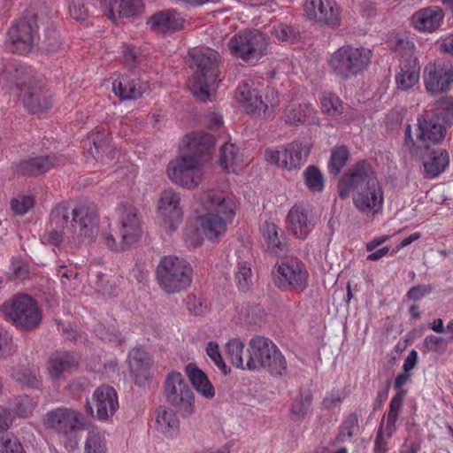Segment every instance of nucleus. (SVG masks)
I'll return each mask as SVG.
<instances>
[{
  "mask_svg": "<svg viewBox=\"0 0 453 453\" xmlns=\"http://www.w3.org/2000/svg\"><path fill=\"white\" fill-rule=\"evenodd\" d=\"M197 221L203 234L211 241H216L224 235L229 224L226 219H220L214 212L199 216Z\"/></svg>",
  "mask_w": 453,
  "mask_h": 453,
  "instance_id": "nucleus-27",
  "label": "nucleus"
},
{
  "mask_svg": "<svg viewBox=\"0 0 453 453\" xmlns=\"http://www.w3.org/2000/svg\"><path fill=\"white\" fill-rule=\"evenodd\" d=\"M193 269L190 264L177 256H165L156 270L160 288L168 294L188 288L192 282Z\"/></svg>",
  "mask_w": 453,
  "mask_h": 453,
  "instance_id": "nucleus-8",
  "label": "nucleus"
},
{
  "mask_svg": "<svg viewBox=\"0 0 453 453\" xmlns=\"http://www.w3.org/2000/svg\"><path fill=\"white\" fill-rule=\"evenodd\" d=\"M358 430V420L356 415L350 414L347 417L342 426L340 435L342 440L350 439Z\"/></svg>",
  "mask_w": 453,
  "mask_h": 453,
  "instance_id": "nucleus-56",
  "label": "nucleus"
},
{
  "mask_svg": "<svg viewBox=\"0 0 453 453\" xmlns=\"http://www.w3.org/2000/svg\"><path fill=\"white\" fill-rule=\"evenodd\" d=\"M370 50L344 45L334 51L329 60L333 71L343 79L362 73L371 62Z\"/></svg>",
  "mask_w": 453,
  "mask_h": 453,
  "instance_id": "nucleus-9",
  "label": "nucleus"
},
{
  "mask_svg": "<svg viewBox=\"0 0 453 453\" xmlns=\"http://www.w3.org/2000/svg\"><path fill=\"white\" fill-rule=\"evenodd\" d=\"M245 344L240 338H232L226 344V350L231 363L239 369L248 370L247 358L242 357Z\"/></svg>",
  "mask_w": 453,
  "mask_h": 453,
  "instance_id": "nucleus-41",
  "label": "nucleus"
},
{
  "mask_svg": "<svg viewBox=\"0 0 453 453\" xmlns=\"http://www.w3.org/2000/svg\"><path fill=\"white\" fill-rule=\"evenodd\" d=\"M311 151V146L308 142H293L285 149V168L296 169L301 167L306 160Z\"/></svg>",
  "mask_w": 453,
  "mask_h": 453,
  "instance_id": "nucleus-33",
  "label": "nucleus"
},
{
  "mask_svg": "<svg viewBox=\"0 0 453 453\" xmlns=\"http://www.w3.org/2000/svg\"><path fill=\"white\" fill-rule=\"evenodd\" d=\"M384 434L382 429H379L375 442H374V453H386L388 450V441Z\"/></svg>",
  "mask_w": 453,
  "mask_h": 453,
  "instance_id": "nucleus-61",
  "label": "nucleus"
},
{
  "mask_svg": "<svg viewBox=\"0 0 453 453\" xmlns=\"http://www.w3.org/2000/svg\"><path fill=\"white\" fill-rule=\"evenodd\" d=\"M181 196L173 188L163 190L157 201V213L161 227L168 234L174 233L183 219Z\"/></svg>",
  "mask_w": 453,
  "mask_h": 453,
  "instance_id": "nucleus-13",
  "label": "nucleus"
},
{
  "mask_svg": "<svg viewBox=\"0 0 453 453\" xmlns=\"http://www.w3.org/2000/svg\"><path fill=\"white\" fill-rule=\"evenodd\" d=\"M12 339L6 332L0 331V359L12 351Z\"/></svg>",
  "mask_w": 453,
  "mask_h": 453,
  "instance_id": "nucleus-60",
  "label": "nucleus"
},
{
  "mask_svg": "<svg viewBox=\"0 0 453 453\" xmlns=\"http://www.w3.org/2000/svg\"><path fill=\"white\" fill-rule=\"evenodd\" d=\"M268 40L258 30H245L234 35L228 42L231 53L248 63H256L266 54Z\"/></svg>",
  "mask_w": 453,
  "mask_h": 453,
  "instance_id": "nucleus-11",
  "label": "nucleus"
},
{
  "mask_svg": "<svg viewBox=\"0 0 453 453\" xmlns=\"http://www.w3.org/2000/svg\"><path fill=\"white\" fill-rule=\"evenodd\" d=\"M433 287L431 285H417L409 289L406 297L410 300L418 301L431 294Z\"/></svg>",
  "mask_w": 453,
  "mask_h": 453,
  "instance_id": "nucleus-57",
  "label": "nucleus"
},
{
  "mask_svg": "<svg viewBox=\"0 0 453 453\" xmlns=\"http://www.w3.org/2000/svg\"><path fill=\"white\" fill-rule=\"evenodd\" d=\"M251 265L246 262H239L235 272V281L238 288L242 292L249 291L253 286Z\"/></svg>",
  "mask_w": 453,
  "mask_h": 453,
  "instance_id": "nucleus-43",
  "label": "nucleus"
},
{
  "mask_svg": "<svg viewBox=\"0 0 453 453\" xmlns=\"http://www.w3.org/2000/svg\"><path fill=\"white\" fill-rule=\"evenodd\" d=\"M288 228L296 238L304 239L311 229V220L305 211L300 206H294L288 214Z\"/></svg>",
  "mask_w": 453,
  "mask_h": 453,
  "instance_id": "nucleus-30",
  "label": "nucleus"
},
{
  "mask_svg": "<svg viewBox=\"0 0 453 453\" xmlns=\"http://www.w3.org/2000/svg\"><path fill=\"white\" fill-rule=\"evenodd\" d=\"M314 112V109L311 104H292L288 110L286 123L295 124L298 122H304L306 118L311 116Z\"/></svg>",
  "mask_w": 453,
  "mask_h": 453,
  "instance_id": "nucleus-46",
  "label": "nucleus"
},
{
  "mask_svg": "<svg viewBox=\"0 0 453 453\" xmlns=\"http://www.w3.org/2000/svg\"><path fill=\"white\" fill-rule=\"evenodd\" d=\"M449 164V156L446 150H439L432 151L424 162V174L433 179L445 172Z\"/></svg>",
  "mask_w": 453,
  "mask_h": 453,
  "instance_id": "nucleus-34",
  "label": "nucleus"
},
{
  "mask_svg": "<svg viewBox=\"0 0 453 453\" xmlns=\"http://www.w3.org/2000/svg\"><path fill=\"white\" fill-rule=\"evenodd\" d=\"M201 203L207 212H214L220 219H226V222L232 223L236 212V204L231 197L211 190L203 194Z\"/></svg>",
  "mask_w": 453,
  "mask_h": 453,
  "instance_id": "nucleus-19",
  "label": "nucleus"
},
{
  "mask_svg": "<svg viewBox=\"0 0 453 453\" xmlns=\"http://www.w3.org/2000/svg\"><path fill=\"white\" fill-rule=\"evenodd\" d=\"M2 311L8 321L24 330L37 327L42 320L35 301L27 295H19L4 303Z\"/></svg>",
  "mask_w": 453,
  "mask_h": 453,
  "instance_id": "nucleus-10",
  "label": "nucleus"
},
{
  "mask_svg": "<svg viewBox=\"0 0 453 453\" xmlns=\"http://www.w3.org/2000/svg\"><path fill=\"white\" fill-rule=\"evenodd\" d=\"M100 6L106 17L114 22L119 18L135 17L143 12L142 0H100Z\"/></svg>",
  "mask_w": 453,
  "mask_h": 453,
  "instance_id": "nucleus-20",
  "label": "nucleus"
},
{
  "mask_svg": "<svg viewBox=\"0 0 453 453\" xmlns=\"http://www.w3.org/2000/svg\"><path fill=\"white\" fill-rule=\"evenodd\" d=\"M349 159V151L345 146H337L332 150L328 169L330 173L337 176Z\"/></svg>",
  "mask_w": 453,
  "mask_h": 453,
  "instance_id": "nucleus-42",
  "label": "nucleus"
},
{
  "mask_svg": "<svg viewBox=\"0 0 453 453\" xmlns=\"http://www.w3.org/2000/svg\"><path fill=\"white\" fill-rule=\"evenodd\" d=\"M44 426L57 433L64 441L65 449L75 450L81 441L80 433L87 429L88 421L79 411L58 407L46 413L43 418Z\"/></svg>",
  "mask_w": 453,
  "mask_h": 453,
  "instance_id": "nucleus-6",
  "label": "nucleus"
},
{
  "mask_svg": "<svg viewBox=\"0 0 453 453\" xmlns=\"http://www.w3.org/2000/svg\"><path fill=\"white\" fill-rule=\"evenodd\" d=\"M69 13L75 20H85L88 17V9L85 4V0H72Z\"/></svg>",
  "mask_w": 453,
  "mask_h": 453,
  "instance_id": "nucleus-55",
  "label": "nucleus"
},
{
  "mask_svg": "<svg viewBox=\"0 0 453 453\" xmlns=\"http://www.w3.org/2000/svg\"><path fill=\"white\" fill-rule=\"evenodd\" d=\"M147 24L156 33L172 34L184 27L185 19L176 10L168 9L154 13Z\"/></svg>",
  "mask_w": 453,
  "mask_h": 453,
  "instance_id": "nucleus-21",
  "label": "nucleus"
},
{
  "mask_svg": "<svg viewBox=\"0 0 453 453\" xmlns=\"http://www.w3.org/2000/svg\"><path fill=\"white\" fill-rule=\"evenodd\" d=\"M38 37V26L33 19H21L12 23L7 33L6 47L13 53L27 55Z\"/></svg>",
  "mask_w": 453,
  "mask_h": 453,
  "instance_id": "nucleus-12",
  "label": "nucleus"
},
{
  "mask_svg": "<svg viewBox=\"0 0 453 453\" xmlns=\"http://www.w3.org/2000/svg\"><path fill=\"white\" fill-rule=\"evenodd\" d=\"M309 273L305 265L292 258L285 263V289L303 292L308 287Z\"/></svg>",
  "mask_w": 453,
  "mask_h": 453,
  "instance_id": "nucleus-22",
  "label": "nucleus"
},
{
  "mask_svg": "<svg viewBox=\"0 0 453 453\" xmlns=\"http://www.w3.org/2000/svg\"><path fill=\"white\" fill-rule=\"evenodd\" d=\"M94 148L90 153L96 160L105 161L113 158L114 148L110 142L109 134L106 130H97L90 136Z\"/></svg>",
  "mask_w": 453,
  "mask_h": 453,
  "instance_id": "nucleus-32",
  "label": "nucleus"
},
{
  "mask_svg": "<svg viewBox=\"0 0 453 453\" xmlns=\"http://www.w3.org/2000/svg\"><path fill=\"white\" fill-rule=\"evenodd\" d=\"M11 377L23 388H39L41 386L38 371L35 368L26 366L14 368Z\"/></svg>",
  "mask_w": 453,
  "mask_h": 453,
  "instance_id": "nucleus-39",
  "label": "nucleus"
},
{
  "mask_svg": "<svg viewBox=\"0 0 453 453\" xmlns=\"http://www.w3.org/2000/svg\"><path fill=\"white\" fill-rule=\"evenodd\" d=\"M35 407L33 398H22L21 402L17 404L15 413L19 417L27 418L30 416Z\"/></svg>",
  "mask_w": 453,
  "mask_h": 453,
  "instance_id": "nucleus-58",
  "label": "nucleus"
},
{
  "mask_svg": "<svg viewBox=\"0 0 453 453\" xmlns=\"http://www.w3.org/2000/svg\"><path fill=\"white\" fill-rule=\"evenodd\" d=\"M190 56L194 73L188 81V89L196 99L211 101L219 79V55L216 50L205 48L195 50Z\"/></svg>",
  "mask_w": 453,
  "mask_h": 453,
  "instance_id": "nucleus-5",
  "label": "nucleus"
},
{
  "mask_svg": "<svg viewBox=\"0 0 453 453\" xmlns=\"http://www.w3.org/2000/svg\"><path fill=\"white\" fill-rule=\"evenodd\" d=\"M390 47L392 50L402 57V60L407 58L415 57V45L412 42L400 37L398 35L394 36L390 41Z\"/></svg>",
  "mask_w": 453,
  "mask_h": 453,
  "instance_id": "nucleus-49",
  "label": "nucleus"
},
{
  "mask_svg": "<svg viewBox=\"0 0 453 453\" xmlns=\"http://www.w3.org/2000/svg\"><path fill=\"white\" fill-rule=\"evenodd\" d=\"M320 104L322 111L331 116L340 115L343 111L340 98L330 93H323L320 96Z\"/></svg>",
  "mask_w": 453,
  "mask_h": 453,
  "instance_id": "nucleus-48",
  "label": "nucleus"
},
{
  "mask_svg": "<svg viewBox=\"0 0 453 453\" xmlns=\"http://www.w3.org/2000/svg\"><path fill=\"white\" fill-rule=\"evenodd\" d=\"M120 248L127 249L142 236V220L138 209L130 203H121L117 209Z\"/></svg>",
  "mask_w": 453,
  "mask_h": 453,
  "instance_id": "nucleus-14",
  "label": "nucleus"
},
{
  "mask_svg": "<svg viewBox=\"0 0 453 453\" xmlns=\"http://www.w3.org/2000/svg\"><path fill=\"white\" fill-rule=\"evenodd\" d=\"M304 17L311 22L328 27L340 24L342 10L335 0H303Z\"/></svg>",
  "mask_w": 453,
  "mask_h": 453,
  "instance_id": "nucleus-15",
  "label": "nucleus"
},
{
  "mask_svg": "<svg viewBox=\"0 0 453 453\" xmlns=\"http://www.w3.org/2000/svg\"><path fill=\"white\" fill-rule=\"evenodd\" d=\"M272 280L273 284L281 290L283 288V264L276 263L272 271Z\"/></svg>",
  "mask_w": 453,
  "mask_h": 453,
  "instance_id": "nucleus-63",
  "label": "nucleus"
},
{
  "mask_svg": "<svg viewBox=\"0 0 453 453\" xmlns=\"http://www.w3.org/2000/svg\"><path fill=\"white\" fill-rule=\"evenodd\" d=\"M443 18L444 13L440 7H426L413 13L411 24L418 31L434 32L441 27Z\"/></svg>",
  "mask_w": 453,
  "mask_h": 453,
  "instance_id": "nucleus-24",
  "label": "nucleus"
},
{
  "mask_svg": "<svg viewBox=\"0 0 453 453\" xmlns=\"http://www.w3.org/2000/svg\"><path fill=\"white\" fill-rule=\"evenodd\" d=\"M338 194L342 199L352 195L356 209L366 215L380 213L384 206V190L370 164L361 161L340 180Z\"/></svg>",
  "mask_w": 453,
  "mask_h": 453,
  "instance_id": "nucleus-1",
  "label": "nucleus"
},
{
  "mask_svg": "<svg viewBox=\"0 0 453 453\" xmlns=\"http://www.w3.org/2000/svg\"><path fill=\"white\" fill-rule=\"evenodd\" d=\"M112 89L121 99L134 100L149 91L150 85L145 77L128 70L113 81Z\"/></svg>",
  "mask_w": 453,
  "mask_h": 453,
  "instance_id": "nucleus-18",
  "label": "nucleus"
},
{
  "mask_svg": "<svg viewBox=\"0 0 453 453\" xmlns=\"http://www.w3.org/2000/svg\"><path fill=\"white\" fill-rule=\"evenodd\" d=\"M418 138L423 142H439L444 138L445 129L442 125L431 119H418Z\"/></svg>",
  "mask_w": 453,
  "mask_h": 453,
  "instance_id": "nucleus-38",
  "label": "nucleus"
},
{
  "mask_svg": "<svg viewBox=\"0 0 453 453\" xmlns=\"http://www.w3.org/2000/svg\"><path fill=\"white\" fill-rule=\"evenodd\" d=\"M97 211L92 203H82L70 209L66 203L56 205L50 213V226L42 235L44 242L59 246L64 235L92 237L96 232Z\"/></svg>",
  "mask_w": 453,
  "mask_h": 453,
  "instance_id": "nucleus-3",
  "label": "nucleus"
},
{
  "mask_svg": "<svg viewBox=\"0 0 453 453\" xmlns=\"http://www.w3.org/2000/svg\"><path fill=\"white\" fill-rule=\"evenodd\" d=\"M423 78L428 93L437 94L448 91L453 83V65L443 60L430 63L424 69Z\"/></svg>",
  "mask_w": 453,
  "mask_h": 453,
  "instance_id": "nucleus-17",
  "label": "nucleus"
},
{
  "mask_svg": "<svg viewBox=\"0 0 453 453\" xmlns=\"http://www.w3.org/2000/svg\"><path fill=\"white\" fill-rule=\"evenodd\" d=\"M128 364L135 383L140 387L144 386L150 379L152 364L147 352L141 349H133L128 355Z\"/></svg>",
  "mask_w": 453,
  "mask_h": 453,
  "instance_id": "nucleus-25",
  "label": "nucleus"
},
{
  "mask_svg": "<svg viewBox=\"0 0 453 453\" xmlns=\"http://www.w3.org/2000/svg\"><path fill=\"white\" fill-rule=\"evenodd\" d=\"M183 142L187 152H183L167 165L166 173L170 180L186 189L197 188L203 179V165L210 158L214 147L212 135L203 133L188 134Z\"/></svg>",
  "mask_w": 453,
  "mask_h": 453,
  "instance_id": "nucleus-2",
  "label": "nucleus"
},
{
  "mask_svg": "<svg viewBox=\"0 0 453 453\" xmlns=\"http://www.w3.org/2000/svg\"><path fill=\"white\" fill-rule=\"evenodd\" d=\"M422 348L424 352L442 353L447 349V341L443 337L429 334L425 337Z\"/></svg>",
  "mask_w": 453,
  "mask_h": 453,
  "instance_id": "nucleus-52",
  "label": "nucleus"
},
{
  "mask_svg": "<svg viewBox=\"0 0 453 453\" xmlns=\"http://www.w3.org/2000/svg\"><path fill=\"white\" fill-rule=\"evenodd\" d=\"M1 80H10L14 84L24 107L30 113L40 114L51 107L50 93L37 82L34 70L29 66L10 63L3 72Z\"/></svg>",
  "mask_w": 453,
  "mask_h": 453,
  "instance_id": "nucleus-4",
  "label": "nucleus"
},
{
  "mask_svg": "<svg viewBox=\"0 0 453 453\" xmlns=\"http://www.w3.org/2000/svg\"><path fill=\"white\" fill-rule=\"evenodd\" d=\"M35 205V199L31 196H20L12 199L11 209L14 214L25 215Z\"/></svg>",
  "mask_w": 453,
  "mask_h": 453,
  "instance_id": "nucleus-51",
  "label": "nucleus"
},
{
  "mask_svg": "<svg viewBox=\"0 0 453 453\" xmlns=\"http://www.w3.org/2000/svg\"><path fill=\"white\" fill-rule=\"evenodd\" d=\"M186 374L193 388L202 396H214V388L207 375L195 363L185 366Z\"/></svg>",
  "mask_w": 453,
  "mask_h": 453,
  "instance_id": "nucleus-29",
  "label": "nucleus"
},
{
  "mask_svg": "<svg viewBox=\"0 0 453 453\" xmlns=\"http://www.w3.org/2000/svg\"><path fill=\"white\" fill-rule=\"evenodd\" d=\"M84 453H107L105 432L97 428L88 431Z\"/></svg>",
  "mask_w": 453,
  "mask_h": 453,
  "instance_id": "nucleus-40",
  "label": "nucleus"
},
{
  "mask_svg": "<svg viewBox=\"0 0 453 453\" xmlns=\"http://www.w3.org/2000/svg\"><path fill=\"white\" fill-rule=\"evenodd\" d=\"M164 393L166 396H192V390L182 374L170 372L165 380Z\"/></svg>",
  "mask_w": 453,
  "mask_h": 453,
  "instance_id": "nucleus-35",
  "label": "nucleus"
},
{
  "mask_svg": "<svg viewBox=\"0 0 453 453\" xmlns=\"http://www.w3.org/2000/svg\"><path fill=\"white\" fill-rule=\"evenodd\" d=\"M195 398H168L167 405L173 409L175 414L180 413L182 417H188L194 411Z\"/></svg>",
  "mask_w": 453,
  "mask_h": 453,
  "instance_id": "nucleus-50",
  "label": "nucleus"
},
{
  "mask_svg": "<svg viewBox=\"0 0 453 453\" xmlns=\"http://www.w3.org/2000/svg\"><path fill=\"white\" fill-rule=\"evenodd\" d=\"M89 382L86 379H76L69 383V392L73 395H84L88 393Z\"/></svg>",
  "mask_w": 453,
  "mask_h": 453,
  "instance_id": "nucleus-59",
  "label": "nucleus"
},
{
  "mask_svg": "<svg viewBox=\"0 0 453 453\" xmlns=\"http://www.w3.org/2000/svg\"><path fill=\"white\" fill-rule=\"evenodd\" d=\"M420 65L416 57L401 60L399 71L395 80L396 88L402 91H407L413 88L419 81Z\"/></svg>",
  "mask_w": 453,
  "mask_h": 453,
  "instance_id": "nucleus-23",
  "label": "nucleus"
},
{
  "mask_svg": "<svg viewBox=\"0 0 453 453\" xmlns=\"http://www.w3.org/2000/svg\"><path fill=\"white\" fill-rule=\"evenodd\" d=\"M266 96V102L262 99L259 91L252 88L248 82L241 83L235 91L237 103L249 113L257 114L264 112L268 108V104L273 107L278 104L277 94L273 89H270Z\"/></svg>",
  "mask_w": 453,
  "mask_h": 453,
  "instance_id": "nucleus-16",
  "label": "nucleus"
},
{
  "mask_svg": "<svg viewBox=\"0 0 453 453\" xmlns=\"http://www.w3.org/2000/svg\"><path fill=\"white\" fill-rule=\"evenodd\" d=\"M79 365V357L74 353L60 352L52 355L48 362L47 370L52 379H58Z\"/></svg>",
  "mask_w": 453,
  "mask_h": 453,
  "instance_id": "nucleus-28",
  "label": "nucleus"
},
{
  "mask_svg": "<svg viewBox=\"0 0 453 453\" xmlns=\"http://www.w3.org/2000/svg\"><path fill=\"white\" fill-rule=\"evenodd\" d=\"M303 177L307 188L311 192H321L324 189L323 175L316 166H308L303 172Z\"/></svg>",
  "mask_w": 453,
  "mask_h": 453,
  "instance_id": "nucleus-47",
  "label": "nucleus"
},
{
  "mask_svg": "<svg viewBox=\"0 0 453 453\" xmlns=\"http://www.w3.org/2000/svg\"><path fill=\"white\" fill-rule=\"evenodd\" d=\"M248 371L258 372L266 369L273 376H280L283 371L281 352L269 338L255 335L248 342Z\"/></svg>",
  "mask_w": 453,
  "mask_h": 453,
  "instance_id": "nucleus-7",
  "label": "nucleus"
},
{
  "mask_svg": "<svg viewBox=\"0 0 453 453\" xmlns=\"http://www.w3.org/2000/svg\"><path fill=\"white\" fill-rule=\"evenodd\" d=\"M433 111L434 115L445 123L453 120V97L441 96L434 104Z\"/></svg>",
  "mask_w": 453,
  "mask_h": 453,
  "instance_id": "nucleus-45",
  "label": "nucleus"
},
{
  "mask_svg": "<svg viewBox=\"0 0 453 453\" xmlns=\"http://www.w3.org/2000/svg\"><path fill=\"white\" fill-rule=\"evenodd\" d=\"M239 149L232 142H226L220 149L219 164L228 173H237L242 165Z\"/></svg>",
  "mask_w": 453,
  "mask_h": 453,
  "instance_id": "nucleus-36",
  "label": "nucleus"
},
{
  "mask_svg": "<svg viewBox=\"0 0 453 453\" xmlns=\"http://www.w3.org/2000/svg\"><path fill=\"white\" fill-rule=\"evenodd\" d=\"M23 446L13 435H0V453H23Z\"/></svg>",
  "mask_w": 453,
  "mask_h": 453,
  "instance_id": "nucleus-53",
  "label": "nucleus"
},
{
  "mask_svg": "<svg viewBox=\"0 0 453 453\" xmlns=\"http://www.w3.org/2000/svg\"><path fill=\"white\" fill-rule=\"evenodd\" d=\"M206 353L224 374H227L230 372V369L225 364L220 355L219 345L217 343L210 342L206 347Z\"/></svg>",
  "mask_w": 453,
  "mask_h": 453,
  "instance_id": "nucleus-54",
  "label": "nucleus"
},
{
  "mask_svg": "<svg viewBox=\"0 0 453 453\" xmlns=\"http://www.w3.org/2000/svg\"><path fill=\"white\" fill-rule=\"evenodd\" d=\"M395 422L396 419L394 418L393 415H388L385 426H380V429H382L384 434H386V437L388 439H391V437L393 436L396 430Z\"/></svg>",
  "mask_w": 453,
  "mask_h": 453,
  "instance_id": "nucleus-64",
  "label": "nucleus"
},
{
  "mask_svg": "<svg viewBox=\"0 0 453 453\" xmlns=\"http://www.w3.org/2000/svg\"><path fill=\"white\" fill-rule=\"evenodd\" d=\"M119 398H94L96 407V418L107 420L119 409Z\"/></svg>",
  "mask_w": 453,
  "mask_h": 453,
  "instance_id": "nucleus-44",
  "label": "nucleus"
},
{
  "mask_svg": "<svg viewBox=\"0 0 453 453\" xmlns=\"http://www.w3.org/2000/svg\"><path fill=\"white\" fill-rule=\"evenodd\" d=\"M260 230L267 251L278 257L282 251L280 229L273 222H265Z\"/></svg>",
  "mask_w": 453,
  "mask_h": 453,
  "instance_id": "nucleus-37",
  "label": "nucleus"
},
{
  "mask_svg": "<svg viewBox=\"0 0 453 453\" xmlns=\"http://www.w3.org/2000/svg\"><path fill=\"white\" fill-rule=\"evenodd\" d=\"M12 271L13 276L19 280H23L27 278L28 275V270L27 265L20 260L13 259L12 261Z\"/></svg>",
  "mask_w": 453,
  "mask_h": 453,
  "instance_id": "nucleus-62",
  "label": "nucleus"
},
{
  "mask_svg": "<svg viewBox=\"0 0 453 453\" xmlns=\"http://www.w3.org/2000/svg\"><path fill=\"white\" fill-rule=\"evenodd\" d=\"M55 156H40L21 161L18 165V172L27 175H39L46 173L56 165Z\"/></svg>",
  "mask_w": 453,
  "mask_h": 453,
  "instance_id": "nucleus-31",
  "label": "nucleus"
},
{
  "mask_svg": "<svg viewBox=\"0 0 453 453\" xmlns=\"http://www.w3.org/2000/svg\"><path fill=\"white\" fill-rule=\"evenodd\" d=\"M156 429L166 437H174L180 429V421L173 409L166 404L158 406L155 411Z\"/></svg>",
  "mask_w": 453,
  "mask_h": 453,
  "instance_id": "nucleus-26",
  "label": "nucleus"
}]
</instances>
